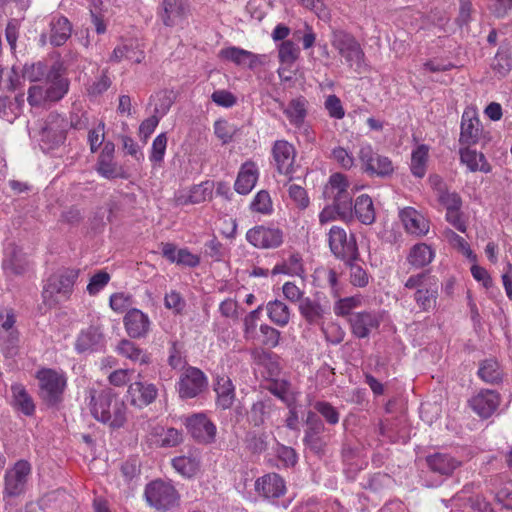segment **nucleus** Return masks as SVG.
<instances>
[{"label": "nucleus", "instance_id": "1", "mask_svg": "<svg viewBox=\"0 0 512 512\" xmlns=\"http://www.w3.org/2000/svg\"><path fill=\"white\" fill-rule=\"evenodd\" d=\"M89 398L91 414L97 421L108 424L112 428H120L124 425L127 408L124 402L117 398L113 389L104 388L99 392L90 389Z\"/></svg>", "mask_w": 512, "mask_h": 512}, {"label": "nucleus", "instance_id": "2", "mask_svg": "<svg viewBox=\"0 0 512 512\" xmlns=\"http://www.w3.org/2000/svg\"><path fill=\"white\" fill-rule=\"evenodd\" d=\"M404 287L415 290L413 299L420 311L430 312L436 308L439 292L438 281L428 271L409 276Z\"/></svg>", "mask_w": 512, "mask_h": 512}, {"label": "nucleus", "instance_id": "3", "mask_svg": "<svg viewBox=\"0 0 512 512\" xmlns=\"http://www.w3.org/2000/svg\"><path fill=\"white\" fill-rule=\"evenodd\" d=\"M349 181L341 173H334L329 177L325 185L323 195L332 201V205L338 210V217L343 221L353 219V193L349 192Z\"/></svg>", "mask_w": 512, "mask_h": 512}, {"label": "nucleus", "instance_id": "4", "mask_svg": "<svg viewBox=\"0 0 512 512\" xmlns=\"http://www.w3.org/2000/svg\"><path fill=\"white\" fill-rule=\"evenodd\" d=\"M39 397L48 407H57L63 401L67 387V377L64 372L51 368L37 371Z\"/></svg>", "mask_w": 512, "mask_h": 512}, {"label": "nucleus", "instance_id": "5", "mask_svg": "<svg viewBox=\"0 0 512 512\" xmlns=\"http://www.w3.org/2000/svg\"><path fill=\"white\" fill-rule=\"evenodd\" d=\"M331 45L350 68L359 72L364 66L365 53L352 34L344 30H334Z\"/></svg>", "mask_w": 512, "mask_h": 512}, {"label": "nucleus", "instance_id": "6", "mask_svg": "<svg viewBox=\"0 0 512 512\" xmlns=\"http://www.w3.org/2000/svg\"><path fill=\"white\" fill-rule=\"evenodd\" d=\"M69 130L68 120L57 112H51L45 118L39 132V141L44 151L54 150L63 145Z\"/></svg>", "mask_w": 512, "mask_h": 512}, {"label": "nucleus", "instance_id": "7", "mask_svg": "<svg viewBox=\"0 0 512 512\" xmlns=\"http://www.w3.org/2000/svg\"><path fill=\"white\" fill-rule=\"evenodd\" d=\"M358 158L362 170L370 177L388 178L394 173L392 160L384 155L375 152L368 143L361 145Z\"/></svg>", "mask_w": 512, "mask_h": 512}, {"label": "nucleus", "instance_id": "8", "mask_svg": "<svg viewBox=\"0 0 512 512\" xmlns=\"http://www.w3.org/2000/svg\"><path fill=\"white\" fill-rule=\"evenodd\" d=\"M328 243L332 254L343 262L359 260V251L354 234L347 235L344 228L332 226L328 233Z\"/></svg>", "mask_w": 512, "mask_h": 512}, {"label": "nucleus", "instance_id": "9", "mask_svg": "<svg viewBox=\"0 0 512 512\" xmlns=\"http://www.w3.org/2000/svg\"><path fill=\"white\" fill-rule=\"evenodd\" d=\"M31 464L26 460L17 461L4 475L3 498H15L25 493Z\"/></svg>", "mask_w": 512, "mask_h": 512}, {"label": "nucleus", "instance_id": "10", "mask_svg": "<svg viewBox=\"0 0 512 512\" xmlns=\"http://www.w3.org/2000/svg\"><path fill=\"white\" fill-rule=\"evenodd\" d=\"M79 273V269L66 268L51 275L43 289L44 300L46 301L57 295L68 298L73 291Z\"/></svg>", "mask_w": 512, "mask_h": 512}, {"label": "nucleus", "instance_id": "11", "mask_svg": "<svg viewBox=\"0 0 512 512\" xmlns=\"http://www.w3.org/2000/svg\"><path fill=\"white\" fill-rule=\"evenodd\" d=\"M145 498L150 506L166 511L176 505L178 493L171 484L155 480L146 486Z\"/></svg>", "mask_w": 512, "mask_h": 512}, {"label": "nucleus", "instance_id": "12", "mask_svg": "<svg viewBox=\"0 0 512 512\" xmlns=\"http://www.w3.org/2000/svg\"><path fill=\"white\" fill-rule=\"evenodd\" d=\"M184 424L188 433L198 443L211 444L215 441L216 426L205 414H193L185 419Z\"/></svg>", "mask_w": 512, "mask_h": 512}, {"label": "nucleus", "instance_id": "13", "mask_svg": "<svg viewBox=\"0 0 512 512\" xmlns=\"http://www.w3.org/2000/svg\"><path fill=\"white\" fill-rule=\"evenodd\" d=\"M246 240L259 249H275L282 245L284 234L279 228L258 225L247 231Z\"/></svg>", "mask_w": 512, "mask_h": 512}, {"label": "nucleus", "instance_id": "14", "mask_svg": "<svg viewBox=\"0 0 512 512\" xmlns=\"http://www.w3.org/2000/svg\"><path fill=\"white\" fill-rule=\"evenodd\" d=\"M305 424L304 444L313 453L323 455L326 448V441L322 437V433L325 431L323 421L318 417L316 412L308 411Z\"/></svg>", "mask_w": 512, "mask_h": 512}, {"label": "nucleus", "instance_id": "15", "mask_svg": "<svg viewBox=\"0 0 512 512\" xmlns=\"http://www.w3.org/2000/svg\"><path fill=\"white\" fill-rule=\"evenodd\" d=\"M207 384V378L200 369L189 367L178 381L179 396L182 399L195 398L206 389Z\"/></svg>", "mask_w": 512, "mask_h": 512}, {"label": "nucleus", "instance_id": "16", "mask_svg": "<svg viewBox=\"0 0 512 512\" xmlns=\"http://www.w3.org/2000/svg\"><path fill=\"white\" fill-rule=\"evenodd\" d=\"M64 72L62 64L58 62L49 68L44 86L49 102H58L68 93L69 80L64 76Z\"/></svg>", "mask_w": 512, "mask_h": 512}, {"label": "nucleus", "instance_id": "17", "mask_svg": "<svg viewBox=\"0 0 512 512\" xmlns=\"http://www.w3.org/2000/svg\"><path fill=\"white\" fill-rule=\"evenodd\" d=\"M272 156L280 174L287 176L293 174L296 150L291 143L277 140L272 147Z\"/></svg>", "mask_w": 512, "mask_h": 512}, {"label": "nucleus", "instance_id": "18", "mask_svg": "<svg viewBox=\"0 0 512 512\" xmlns=\"http://www.w3.org/2000/svg\"><path fill=\"white\" fill-rule=\"evenodd\" d=\"M501 396L498 392L490 389H483L470 400L472 410L481 418L491 417L498 409Z\"/></svg>", "mask_w": 512, "mask_h": 512}, {"label": "nucleus", "instance_id": "19", "mask_svg": "<svg viewBox=\"0 0 512 512\" xmlns=\"http://www.w3.org/2000/svg\"><path fill=\"white\" fill-rule=\"evenodd\" d=\"M381 317L372 311H363L351 314L349 323L353 335L357 338H367L373 329L380 325Z\"/></svg>", "mask_w": 512, "mask_h": 512}, {"label": "nucleus", "instance_id": "20", "mask_svg": "<svg viewBox=\"0 0 512 512\" xmlns=\"http://www.w3.org/2000/svg\"><path fill=\"white\" fill-rule=\"evenodd\" d=\"M127 392L131 404L140 408L152 404L158 397L157 386L141 379L131 383Z\"/></svg>", "mask_w": 512, "mask_h": 512}, {"label": "nucleus", "instance_id": "21", "mask_svg": "<svg viewBox=\"0 0 512 512\" xmlns=\"http://www.w3.org/2000/svg\"><path fill=\"white\" fill-rule=\"evenodd\" d=\"M126 332L130 338L140 339L148 335L150 331V319L141 310L132 308L123 319Z\"/></svg>", "mask_w": 512, "mask_h": 512}, {"label": "nucleus", "instance_id": "22", "mask_svg": "<svg viewBox=\"0 0 512 512\" xmlns=\"http://www.w3.org/2000/svg\"><path fill=\"white\" fill-rule=\"evenodd\" d=\"M255 490L266 499H277L286 492V485L280 475L269 473L256 480Z\"/></svg>", "mask_w": 512, "mask_h": 512}, {"label": "nucleus", "instance_id": "23", "mask_svg": "<svg viewBox=\"0 0 512 512\" xmlns=\"http://www.w3.org/2000/svg\"><path fill=\"white\" fill-rule=\"evenodd\" d=\"M300 315L310 325H322L325 316L329 312V307L326 304H322L316 298L306 297L299 303Z\"/></svg>", "mask_w": 512, "mask_h": 512}, {"label": "nucleus", "instance_id": "24", "mask_svg": "<svg viewBox=\"0 0 512 512\" xmlns=\"http://www.w3.org/2000/svg\"><path fill=\"white\" fill-rule=\"evenodd\" d=\"M405 230L416 236H424L429 231V221L416 209L405 207L399 212Z\"/></svg>", "mask_w": 512, "mask_h": 512}, {"label": "nucleus", "instance_id": "25", "mask_svg": "<svg viewBox=\"0 0 512 512\" xmlns=\"http://www.w3.org/2000/svg\"><path fill=\"white\" fill-rule=\"evenodd\" d=\"M29 266L26 254L16 246L10 245L5 252L2 267L9 276L23 275Z\"/></svg>", "mask_w": 512, "mask_h": 512}, {"label": "nucleus", "instance_id": "26", "mask_svg": "<svg viewBox=\"0 0 512 512\" xmlns=\"http://www.w3.org/2000/svg\"><path fill=\"white\" fill-rule=\"evenodd\" d=\"M219 57L238 66H246L249 69H254L261 64L259 55L235 46L221 49Z\"/></svg>", "mask_w": 512, "mask_h": 512}, {"label": "nucleus", "instance_id": "27", "mask_svg": "<svg viewBox=\"0 0 512 512\" xmlns=\"http://www.w3.org/2000/svg\"><path fill=\"white\" fill-rule=\"evenodd\" d=\"M104 347V337L99 327L90 326L78 335L75 348L78 352H94Z\"/></svg>", "mask_w": 512, "mask_h": 512}, {"label": "nucleus", "instance_id": "28", "mask_svg": "<svg viewBox=\"0 0 512 512\" xmlns=\"http://www.w3.org/2000/svg\"><path fill=\"white\" fill-rule=\"evenodd\" d=\"M426 463L429 469L442 476H450L460 465L461 462L448 453L437 452L426 457Z\"/></svg>", "mask_w": 512, "mask_h": 512}, {"label": "nucleus", "instance_id": "29", "mask_svg": "<svg viewBox=\"0 0 512 512\" xmlns=\"http://www.w3.org/2000/svg\"><path fill=\"white\" fill-rule=\"evenodd\" d=\"M49 42L54 47L64 45L72 34V24L64 16L55 15L49 22Z\"/></svg>", "mask_w": 512, "mask_h": 512}, {"label": "nucleus", "instance_id": "30", "mask_svg": "<svg viewBox=\"0 0 512 512\" xmlns=\"http://www.w3.org/2000/svg\"><path fill=\"white\" fill-rule=\"evenodd\" d=\"M481 135V124L476 116H470L464 112L461 120V132L459 142L465 145H474L478 143Z\"/></svg>", "mask_w": 512, "mask_h": 512}, {"label": "nucleus", "instance_id": "31", "mask_svg": "<svg viewBox=\"0 0 512 512\" xmlns=\"http://www.w3.org/2000/svg\"><path fill=\"white\" fill-rule=\"evenodd\" d=\"M161 19L166 26H174L188 13V5L183 0H164Z\"/></svg>", "mask_w": 512, "mask_h": 512}, {"label": "nucleus", "instance_id": "32", "mask_svg": "<svg viewBox=\"0 0 512 512\" xmlns=\"http://www.w3.org/2000/svg\"><path fill=\"white\" fill-rule=\"evenodd\" d=\"M258 180V170L253 162H246L242 165L236 178L234 188L241 195L251 192Z\"/></svg>", "mask_w": 512, "mask_h": 512}, {"label": "nucleus", "instance_id": "33", "mask_svg": "<svg viewBox=\"0 0 512 512\" xmlns=\"http://www.w3.org/2000/svg\"><path fill=\"white\" fill-rule=\"evenodd\" d=\"M283 113L294 127H301L307 116L308 101L305 97L299 96L292 99L286 107L281 103Z\"/></svg>", "mask_w": 512, "mask_h": 512}, {"label": "nucleus", "instance_id": "34", "mask_svg": "<svg viewBox=\"0 0 512 512\" xmlns=\"http://www.w3.org/2000/svg\"><path fill=\"white\" fill-rule=\"evenodd\" d=\"M124 58L134 63H141L145 54L136 41L129 40L114 48L110 60L120 62Z\"/></svg>", "mask_w": 512, "mask_h": 512}, {"label": "nucleus", "instance_id": "35", "mask_svg": "<svg viewBox=\"0 0 512 512\" xmlns=\"http://www.w3.org/2000/svg\"><path fill=\"white\" fill-rule=\"evenodd\" d=\"M119 355L140 365H148L151 363V356L145 350L137 346L128 339H122L116 347Z\"/></svg>", "mask_w": 512, "mask_h": 512}, {"label": "nucleus", "instance_id": "36", "mask_svg": "<svg viewBox=\"0 0 512 512\" xmlns=\"http://www.w3.org/2000/svg\"><path fill=\"white\" fill-rule=\"evenodd\" d=\"M459 153L461 163L465 164L470 172L489 173L491 171V166L483 153L469 147L461 148Z\"/></svg>", "mask_w": 512, "mask_h": 512}, {"label": "nucleus", "instance_id": "37", "mask_svg": "<svg viewBox=\"0 0 512 512\" xmlns=\"http://www.w3.org/2000/svg\"><path fill=\"white\" fill-rule=\"evenodd\" d=\"M214 390L217 394V406L223 410L229 409L235 400V388L231 379L228 376L218 377Z\"/></svg>", "mask_w": 512, "mask_h": 512}, {"label": "nucleus", "instance_id": "38", "mask_svg": "<svg viewBox=\"0 0 512 512\" xmlns=\"http://www.w3.org/2000/svg\"><path fill=\"white\" fill-rule=\"evenodd\" d=\"M364 225H371L375 222L376 213L371 197L367 194L358 196L353 205V216Z\"/></svg>", "mask_w": 512, "mask_h": 512}, {"label": "nucleus", "instance_id": "39", "mask_svg": "<svg viewBox=\"0 0 512 512\" xmlns=\"http://www.w3.org/2000/svg\"><path fill=\"white\" fill-rule=\"evenodd\" d=\"M24 103V94H18L14 98L0 97V118L12 123L20 116Z\"/></svg>", "mask_w": 512, "mask_h": 512}, {"label": "nucleus", "instance_id": "40", "mask_svg": "<svg viewBox=\"0 0 512 512\" xmlns=\"http://www.w3.org/2000/svg\"><path fill=\"white\" fill-rule=\"evenodd\" d=\"M434 258L433 250L425 243L414 245L408 254L407 261L416 269L430 264Z\"/></svg>", "mask_w": 512, "mask_h": 512}, {"label": "nucleus", "instance_id": "41", "mask_svg": "<svg viewBox=\"0 0 512 512\" xmlns=\"http://www.w3.org/2000/svg\"><path fill=\"white\" fill-rule=\"evenodd\" d=\"M269 319L277 326L284 327L290 321V309L280 300L270 301L266 305Z\"/></svg>", "mask_w": 512, "mask_h": 512}, {"label": "nucleus", "instance_id": "42", "mask_svg": "<svg viewBox=\"0 0 512 512\" xmlns=\"http://www.w3.org/2000/svg\"><path fill=\"white\" fill-rule=\"evenodd\" d=\"M11 390L14 398V406L26 416L33 415L35 405L26 389L22 385L15 384L12 385Z\"/></svg>", "mask_w": 512, "mask_h": 512}, {"label": "nucleus", "instance_id": "43", "mask_svg": "<svg viewBox=\"0 0 512 512\" xmlns=\"http://www.w3.org/2000/svg\"><path fill=\"white\" fill-rule=\"evenodd\" d=\"M478 376L486 383L497 384L502 380V371L495 359H486L480 362Z\"/></svg>", "mask_w": 512, "mask_h": 512}, {"label": "nucleus", "instance_id": "44", "mask_svg": "<svg viewBox=\"0 0 512 512\" xmlns=\"http://www.w3.org/2000/svg\"><path fill=\"white\" fill-rule=\"evenodd\" d=\"M304 273L302 259L299 254H292L290 257L274 266L273 275L286 274L290 276H301Z\"/></svg>", "mask_w": 512, "mask_h": 512}, {"label": "nucleus", "instance_id": "45", "mask_svg": "<svg viewBox=\"0 0 512 512\" xmlns=\"http://www.w3.org/2000/svg\"><path fill=\"white\" fill-rule=\"evenodd\" d=\"M272 408V400L264 399L253 403L250 411L248 412V421L255 427L264 424L266 417L269 415Z\"/></svg>", "mask_w": 512, "mask_h": 512}, {"label": "nucleus", "instance_id": "46", "mask_svg": "<svg viewBox=\"0 0 512 512\" xmlns=\"http://www.w3.org/2000/svg\"><path fill=\"white\" fill-rule=\"evenodd\" d=\"M428 146L422 144L413 150L411 155V172L415 177L422 178L426 173Z\"/></svg>", "mask_w": 512, "mask_h": 512}, {"label": "nucleus", "instance_id": "47", "mask_svg": "<svg viewBox=\"0 0 512 512\" xmlns=\"http://www.w3.org/2000/svg\"><path fill=\"white\" fill-rule=\"evenodd\" d=\"M112 85V80L108 75V70H102L101 74L86 85V92L90 98H97L106 92Z\"/></svg>", "mask_w": 512, "mask_h": 512}, {"label": "nucleus", "instance_id": "48", "mask_svg": "<svg viewBox=\"0 0 512 512\" xmlns=\"http://www.w3.org/2000/svg\"><path fill=\"white\" fill-rule=\"evenodd\" d=\"M350 269V283L355 287H366L369 284V274L358 264V260L344 262Z\"/></svg>", "mask_w": 512, "mask_h": 512}, {"label": "nucleus", "instance_id": "49", "mask_svg": "<svg viewBox=\"0 0 512 512\" xmlns=\"http://www.w3.org/2000/svg\"><path fill=\"white\" fill-rule=\"evenodd\" d=\"M156 435L158 445L164 448L175 447L183 441L182 433L175 428H161Z\"/></svg>", "mask_w": 512, "mask_h": 512}, {"label": "nucleus", "instance_id": "50", "mask_svg": "<svg viewBox=\"0 0 512 512\" xmlns=\"http://www.w3.org/2000/svg\"><path fill=\"white\" fill-rule=\"evenodd\" d=\"M250 209L261 214H271L273 211L270 194L266 190L259 191L253 198Z\"/></svg>", "mask_w": 512, "mask_h": 512}, {"label": "nucleus", "instance_id": "51", "mask_svg": "<svg viewBox=\"0 0 512 512\" xmlns=\"http://www.w3.org/2000/svg\"><path fill=\"white\" fill-rule=\"evenodd\" d=\"M211 195L212 185L209 182L201 183L191 188L189 196L187 197L184 203L199 204L209 199Z\"/></svg>", "mask_w": 512, "mask_h": 512}, {"label": "nucleus", "instance_id": "52", "mask_svg": "<svg viewBox=\"0 0 512 512\" xmlns=\"http://www.w3.org/2000/svg\"><path fill=\"white\" fill-rule=\"evenodd\" d=\"M172 466L174 469L185 477H192L197 469L198 463L194 458L179 456L172 460Z\"/></svg>", "mask_w": 512, "mask_h": 512}, {"label": "nucleus", "instance_id": "53", "mask_svg": "<svg viewBox=\"0 0 512 512\" xmlns=\"http://www.w3.org/2000/svg\"><path fill=\"white\" fill-rule=\"evenodd\" d=\"M167 147V136L165 133H160L152 143L151 153L149 159L154 165L160 166L164 160Z\"/></svg>", "mask_w": 512, "mask_h": 512}, {"label": "nucleus", "instance_id": "54", "mask_svg": "<svg viewBox=\"0 0 512 512\" xmlns=\"http://www.w3.org/2000/svg\"><path fill=\"white\" fill-rule=\"evenodd\" d=\"M299 53V47L291 40H284L279 45L278 56L282 63H294L298 59Z\"/></svg>", "mask_w": 512, "mask_h": 512}, {"label": "nucleus", "instance_id": "55", "mask_svg": "<svg viewBox=\"0 0 512 512\" xmlns=\"http://www.w3.org/2000/svg\"><path fill=\"white\" fill-rule=\"evenodd\" d=\"M236 132V126L230 124L227 120L219 119L214 123V133L222 144L231 142Z\"/></svg>", "mask_w": 512, "mask_h": 512}, {"label": "nucleus", "instance_id": "56", "mask_svg": "<svg viewBox=\"0 0 512 512\" xmlns=\"http://www.w3.org/2000/svg\"><path fill=\"white\" fill-rule=\"evenodd\" d=\"M97 172L107 179L121 176V168L113 161V158L98 157Z\"/></svg>", "mask_w": 512, "mask_h": 512}, {"label": "nucleus", "instance_id": "57", "mask_svg": "<svg viewBox=\"0 0 512 512\" xmlns=\"http://www.w3.org/2000/svg\"><path fill=\"white\" fill-rule=\"evenodd\" d=\"M15 322V314L12 309H0V327L9 333L11 344H15L18 340V333L13 329Z\"/></svg>", "mask_w": 512, "mask_h": 512}, {"label": "nucleus", "instance_id": "58", "mask_svg": "<svg viewBox=\"0 0 512 512\" xmlns=\"http://www.w3.org/2000/svg\"><path fill=\"white\" fill-rule=\"evenodd\" d=\"M313 406L315 411L319 413L328 424L336 425L339 422L340 414L329 402L316 401Z\"/></svg>", "mask_w": 512, "mask_h": 512}, {"label": "nucleus", "instance_id": "59", "mask_svg": "<svg viewBox=\"0 0 512 512\" xmlns=\"http://www.w3.org/2000/svg\"><path fill=\"white\" fill-rule=\"evenodd\" d=\"M438 201L441 205H443L447 211H453L462 208V198L461 196L453 191H439V196L437 197Z\"/></svg>", "mask_w": 512, "mask_h": 512}, {"label": "nucleus", "instance_id": "60", "mask_svg": "<svg viewBox=\"0 0 512 512\" xmlns=\"http://www.w3.org/2000/svg\"><path fill=\"white\" fill-rule=\"evenodd\" d=\"M321 330L325 336V340L332 345L340 344L345 337V331L337 323H329L327 326L321 325Z\"/></svg>", "mask_w": 512, "mask_h": 512}, {"label": "nucleus", "instance_id": "61", "mask_svg": "<svg viewBox=\"0 0 512 512\" xmlns=\"http://www.w3.org/2000/svg\"><path fill=\"white\" fill-rule=\"evenodd\" d=\"M288 194L298 208L303 210L309 206V197L302 186L290 184L288 187Z\"/></svg>", "mask_w": 512, "mask_h": 512}, {"label": "nucleus", "instance_id": "62", "mask_svg": "<svg viewBox=\"0 0 512 512\" xmlns=\"http://www.w3.org/2000/svg\"><path fill=\"white\" fill-rule=\"evenodd\" d=\"M105 123L100 121L96 128L90 129L88 132V143L90 151L95 153L99 147L103 144L105 138Z\"/></svg>", "mask_w": 512, "mask_h": 512}, {"label": "nucleus", "instance_id": "63", "mask_svg": "<svg viewBox=\"0 0 512 512\" xmlns=\"http://www.w3.org/2000/svg\"><path fill=\"white\" fill-rule=\"evenodd\" d=\"M325 109L331 118L342 119L345 116V110L342 102L336 95H329L324 102Z\"/></svg>", "mask_w": 512, "mask_h": 512}, {"label": "nucleus", "instance_id": "64", "mask_svg": "<svg viewBox=\"0 0 512 512\" xmlns=\"http://www.w3.org/2000/svg\"><path fill=\"white\" fill-rule=\"evenodd\" d=\"M110 275L105 271H99L93 275L87 285V291L90 295L99 293L109 282Z\"/></svg>", "mask_w": 512, "mask_h": 512}]
</instances>
